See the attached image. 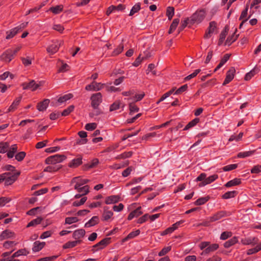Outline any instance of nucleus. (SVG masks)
<instances>
[{
  "mask_svg": "<svg viewBox=\"0 0 261 261\" xmlns=\"http://www.w3.org/2000/svg\"><path fill=\"white\" fill-rule=\"evenodd\" d=\"M166 16L169 20H171L174 14V8L173 7H168L166 10Z\"/></svg>",
  "mask_w": 261,
  "mask_h": 261,
  "instance_id": "40",
  "label": "nucleus"
},
{
  "mask_svg": "<svg viewBox=\"0 0 261 261\" xmlns=\"http://www.w3.org/2000/svg\"><path fill=\"white\" fill-rule=\"evenodd\" d=\"M218 178V176L217 174H213L212 175L208 177H206V179L205 180L203 181L202 182L199 183V187H204L208 184H210L213 181H214L215 180H216Z\"/></svg>",
  "mask_w": 261,
  "mask_h": 261,
  "instance_id": "12",
  "label": "nucleus"
},
{
  "mask_svg": "<svg viewBox=\"0 0 261 261\" xmlns=\"http://www.w3.org/2000/svg\"><path fill=\"white\" fill-rule=\"evenodd\" d=\"M15 233L9 230H6L3 231L0 235V240L12 239L15 237Z\"/></svg>",
  "mask_w": 261,
  "mask_h": 261,
  "instance_id": "18",
  "label": "nucleus"
},
{
  "mask_svg": "<svg viewBox=\"0 0 261 261\" xmlns=\"http://www.w3.org/2000/svg\"><path fill=\"white\" fill-rule=\"evenodd\" d=\"M111 239L110 238H106L102 239L98 243L93 246L94 248L98 247V249H102L110 243Z\"/></svg>",
  "mask_w": 261,
  "mask_h": 261,
  "instance_id": "16",
  "label": "nucleus"
},
{
  "mask_svg": "<svg viewBox=\"0 0 261 261\" xmlns=\"http://www.w3.org/2000/svg\"><path fill=\"white\" fill-rule=\"evenodd\" d=\"M72 97H73L72 94L69 93V94H65V95L59 97V98L58 99V101L60 103H62V102L66 101L67 100L71 99Z\"/></svg>",
  "mask_w": 261,
  "mask_h": 261,
  "instance_id": "45",
  "label": "nucleus"
},
{
  "mask_svg": "<svg viewBox=\"0 0 261 261\" xmlns=\"http://www.w3.org/2000/svg\"><path fill=\"white\" fill-rule=\"evenodd\" d=\"M129 164L128 161H125L119 164H115L113 165V168L115 169H119L122 168L125 166H127Z\"/></svg>",
  "mask_w": 261,
  "mask_h": 261,
  "instance_id": "53",
  "label": "nucleus"
},
{
  "mask_svg": "<svg viewBox=\"0 0 261 261\" xmlns=\"http://www.w3.org/2000/svg\"><path fill=\"white\" fill-rule=\"evenodd\" d=\"M255 152V150L240 152L238 154V157L239 158H245L251 156L254 154Z\"/></svg>",
  "mask_w": 261,
  "mask_h": 261,
  "instance_id": "31",
  "label": "nucleus"
},
{
  "mask_svg": "<svg viewBox=\"0 0 261 261\" xmlns=\"http://www.w3.org/2000/svg\"><path fill=\"white\" fill-rule=\"evenodd\" d=\"M85 234V230L83 229H79L73 232L72 237L75 240V241H80V239L83 238Z\"/></svg>",
  "mask_w": 261,
  "mask_h": 261,
  "instance_id": "19",
  "label": "nucleus"
},
{
  "mask_svg": "<svg viewBox=\"0 0 261 261\" xmlns=\"http://www.w3.org/2000/svg\"><path fill=\"white\" fill-rule=\"evenodd\" d=\"M241 183V180L238 178H234L232 180H231L228 181L225 185V186L226 187H231L232 186H237L239 185Z\"/></svg>",
  "mask_w": 261,
  "mask_h": 261,
  "instance_id": "39",
  "label": "nucleus"
},
{
  "mask_svg": "<svg viewBox=\"0 0 261 261\" xmlns=\"http://www.w3.org/2000/svg\"><path fill=\"white\" fill-rule=\"evenodd\" d=\"M42 220V218L41 217H37L36 219H35L30 222L28 225L27 227H29L31 226H35L37 225L40 224Z\"/></svg>",
  "mask_w": 261,
  "mask_h": 261,
  "instance_id": "44",
  "label": "nucleus"
},
{
  "mask_svg": "<svg viewBox=\"0 0 261 261\" xmlns=\"http://www.w3.org/2000/svg\"><path fill=\"white\" fill-rule=\"evenodd\" d=\"M179 22V18H175L173 19L172 23L171 24L170 26L169 30L168 31L169 34H171L173 33V31L175 30L176 29L178 23Z\"/></svg>",
  "mask_w": 261,
  "mask_h": 261,
  "instance_id": "33",
  "label": "nucleus"
},
{
  "mask_svg": "<svg viewBox=\"0 0 261 261\" xmlns=\"http://www.w3.org/2000/svg\"><path fill=\"white\" fill-rule=\"evenodd\" d=\"M134 170V168L132 166L127 167L122 172V176L124 177H127L128 175H130L132 171Z\"/></svg>",
  "mask_w": 261,
  "mask_h": 261,
  "instance_id": "57",
  "label": "nucleus"
},
{
  "mask_svg": "<svg viewBox=\"0 0 261 261\" xmlns=\"http://www.w3.org/2000/svg\"><path fill=\"white\" fill-rule=\"evenodd\" d=\"M82 163V158L81 156L74 159L69 164V167L76 168Z\"/></svg>",
  "mask_w": 261,
  "mask_h": 261,
  "instance_id": "27",
  "label": "nucleus"
},
{
  "mask_svg": "<svg viewBox=\"0 0 261 261\" xmlns=\"http://www.w3.org/2000/svg\"><path fill=\"white\" fill-rule=\"evenodd\" d=\"M74 108V106L73 105H71L69 106L67 109L63 110V111L61 113V115L62 116H68L71 112H72Z\"/></svg>",
  "mask_w": 261,
  "mask_h": 261,
  "instance_id": "52",
  "label": "nucleus"
},
{
  "mask_svg": "<svg viewBox=\"0 0 261 261\" xmlns=\"http://www.w3.org/2000/svg\"><path fill=\"white\" fill-rule=\"evenodd\" d=\"M99 222V218L97 216L92 217L88 222L85 224V227H90L97 224Z\"/></svg>",
  "mask_w": 261,
  "mask_h": 261,
  "instance_id": "22",
  "label": "nucleus"
},
{
  "mask_svg": "<svg viewBox=\"0 0 261 261\" xmlns=\"http://www.w3.org/2000/svg\"><path fill=\"white\" fill-rule=\"evenodd\" d=\"M205 15L206 11L204 9L197 10L189 18L190 24L200 23L205 18Z\"/></svg>",
  "mask_w": 261,
  "mask_h": 261,
  "instance_id": "1",
  "label": "nucleus"
},
{
  "mask_svg": "<svg viewBox=\"0 0 261 261\" xmlns=\"http://www.w3.org/2000/svg\"><path fill=\"white\" fill-rule=\"evenodd\" d=\"M113 216V212L109 210L108 206L103 207V212L102 215V219L103 221H108Z\"/></svg>",
  "mask_w": 261,
  "mask_h": 261,
  "instance_id": "13",
  "label": "nucleus"
},
{
  "mask_svg": "<svg viewBox=\"0 0 261 261\" xmlns=\"http://www.w3.org/2000/svg\"><path fill=\"white\" fill-rule=\"evenodd\" d=\"M10 149L7 151V155L9 158H12L15 156L16 153V148H9Z\"/></svg>",
  "mask_w": 261,
  "mask_h": 261,
  "instance_id": "59",
  "label": "nucleus"
},
{
  "mask_svg": "<svg viewBox=\"0 0 261 261\" xmlns=\"http://www.w3.org/2000/svg\"><path fill=\"white\" fill-rule=\"evenodd\" d=\"M63 10V6L62 5H57L55 7H50L49 9L50 11L55 14H57L62 12Z\"/></svg>",
  "mask_w": 261,
  "mask_h": 261,
  "instance_id": "35",
  "label": "nucleus"
},
{
  "mask_svg": "<svg viewBox=\"0 0 261 261\" xmlns=\"http://www.w3.org/2000/svg\"><path fill=\"white\" fill-rule=\"evenodd\" d=\"M259 70L257 67H255L250 72L246 73V74L245 76L244 80L245 81L250 80L252 78V77H253L254 75H255L259 72Z\"/></svg>",
  "mask_w": 261,
  "mask_h": 261,
  "instance_id": "28",
  "label": "nucleus"
},
{
  "mask_svg": "<svg viewBox=\"0 0 261 261\" xmlns=\"http://www.w3.org/2000/svg\"><path fill=\"white\" fill-rule=\"evenodd\" d=\"M219 247V246L217 244H213L212 245H210L208 247L202 252L201 255H204L205 254H208L211 252H213L215 250H217Z\"/></svg>",
  "mask_w": 261,
  "mask_h": 261,
  "instance_id": "29",
  "label": "nucleus"
},
{
  "mask_svg": "<svg viewBox=\"0 0 261 261\" xmlns=\"http://www.w3.org/2000/svg\"><path fill=\"white\" fill-rule=\"evenodd\" d=\"M79 221V219L76 217H67L65 220V224H71L76 223Z\"/></svg>",
  "mask_w": 261,
  "mask_h": 261,
  "instance_id": "46",
  "label": "nucleus"
},
{
  "mask_svg": "<svg viewBox=\"0 0 261 261\" xmlns=\"http://www.w3.org/2000/svg\"><path fill=\"white\" fill-rule=\"evenodd\" d=\"M140 231L139 229H137V230H136L135 231H132V232H130L127 236V237L126 238L123 239V241L125 242V241H126L127 240H128L129 239L134 238L135 237H136L137 236H138L140 234Z\"/></svg>",
  "mask_w": 261,
  "mask_h": 261,
  "instance_id": "37",
  "label": "nucleus"
},
{
  "mask_svg": "<svg viewBox=\"0 0 261 261\" xmlns=\"http://www.w3.org/2000/svg\"><path fill=\"white\" fill-rule=\"evenodd\" d=\"M124 46L123 43L120 44L117 47L114 49L113 52V54L114 56H117L120 54L123 50Z\"/></svg>",
  "mask_w": 261,
  "mask_h": 261,
  "instance_id": "58",
  "label": "nucleus"
},
{
  "mask_svg": "<svg viewBox=\"0 0 261 261\" xmlns=\"http://www.w3.org/2000/svg\"><path fill=\"white\" fill-rule=\"evenodd\" d=\"M190 23V19L189 18H187L183 21H181V23L178 29V33H180L187 26L188 23Z\"/></svg>",
  "mask_w": 261,
  "mask_h": 261,
  "instance_id": "51",
  "label": "nucleus"
},
{
  "mask_svg": "<svg viewBox=\"0 0 261 261\" xmlns=\"http://www.w3.org/2000/svg\"><path fill=\"white\" fill-rule=\"evenodd\" d=\"M231 54H226L224 55L223 58L221 59L219 64L217 65L214 70V72H216L229 59Z\"/></svg>",
  "mask_w": 261,
  "mask_h": 261,
  "instance_id": "23",
  "label": "nucleus"
},
{
  "mask_svg": "<svg viewBox=\"0 0 261 261\" xmlns=\"http://www.w3.org/2000/svg\"><path fill=\"white\" fill-rule=\"evenodd\" d=\"M60 44L61 43L59 41H56L47 48V52L51 54L56 53L58 51Z\"/></svg>",
  "mask_w": 261,
  "mask_h": 261,
  "instance_id": "11",
  "label": "nucleus"
},
{
  "mask_svg": "<svg viewBox=\"0 0 261 261\" xmlns=\"http://www.w3.org/2000/svg\"><path fill=\"white\" fill-rule=\"evenodd\" d=\"M80 242L81 241H69L63 245V248L64 249L72 248L75 246L77 244L80 243Z\"/></svg>",
  "mask_w": 261,
  "mask_h": 261,
  "instance_id": "41",
  "label": "nucleus"
},
{
  "mask_svg": "<svg viewBox=\"0 0 261 261\" xmlns=\"http://www.w3.org/2000/svg\"><path fill=\"white\" fill-rule=\"evenodd\" d=\"M141 9V3H138L135 4L130 10L129 16H133L136 13H137Z\"/></svg>",
  "mask_w": 261,
  "mask_h": 261,
  "instance_id": "42",
  "label": "nucleus"
},
{
  "mask_svg": "<svg viewBox=\"0 0 261 261\" xmlns=\"http://www.w3.org/2000/svg\"><path fill=\"white\" fill-rule=\"evenodd\" d=\"M28 253L29 252L25 249H22L15 252L13 254V257H17L21 255H27Z\"/></svg>",
  "mask_w": 261,
  "mask_h": 261,
  "instance_id": "47",
  "label": "nucleus"
},
{
  "mask_svg": "<svg viewBox=\"0 0 261 261\" xmlns=\"http://www.w3.org/2000/svg\"><path fill=\"white\" fill-rule=\"evenodd\" d=\"M7 175L5 180V184L7 186L12 184L17 178L18 176L20 174L19 171H16L12 174L10 173H5Z\"/></svg>",
  "mask_w": 261,
  "mask_h": 261,
  "instance_id": "5",
  "label": "nucleus"
},
{
  "mask_svg": "<svg viewBox=\"0 0 261 261\" xmlns=\"http://www.w3.org/2000/svg\"><path fill=\"white\" fill-rule=\"evenodd\" d=\"M261 250V243L258 244L257 246L253 248L248 250L247 253L248 255H251Z\"/></svg>",
  "mask_w": 261,
  "mask_h": 261,
  "instance_id": "50",
  "label": "nucleus"
},
{
  "mask_svg": "<svg viewBox=\"0 0 261 261\" xmlns=\"http://www.w3.org/2000/svg\"><path fill=\"white\" fill-rule=\"evenodd\" d=\"M208 200V198L207 197L200 198L194 202V204L196 205H201L204 204Z\"/></svg>",
  "mask_w": 261,
  "mask_h": 261,
  "instance_id": "63",
  "label": "nucleus"
},
{
  "mask_svg": "<svg viewBox=\"0 0 261 261\" xmlns=\"http://www.w3.org/2000/svg\"><path fill=\"white\" fill-rule=\"evenodd\" d=\"M248 7H249V5H248V4H247L245 9L241 12V15L239 17L240 20H244L246 18H248V19L251 17V15H252L253 14L254 12L250 11V14L247 17Z\"/></svg>",
  "mask_w": 261,
  "mask_h": 261,
  "instance_id": "24",
  "label": "nucleus"
},
{
  "mask_svg": "<svg viewBox=\"0 0 261 261\" xmlns=\"http://www.w3.org/2000/svg\"><path fill=\"white\" fill-rule=\"evenodd\" d=\"M119 196L117 195H112L106 198L105 203L107 204H111L115 203L119 201Z\"/></svg>",
  "mask_w": 261,
  "mask_h": 261,
  "instance_id": "25",
  "label": "nucleus"
},
{
  "mask_svg": "<svg viewBox=\"0 0 261 261\" xmlns=\"http://www.w3.org/2000/svg\"><path fill=\"white\" fill-rule=\"evenodd\" d=\"M229 31V26L228 25H225L223 30L221 32L220 35V38L218 41V45L220 46L223 43L226 35Z\"/></svg>",
  "mask_w": 261,
  "mask_h": 261,
  "instance_id": "17",
  "label": "nucleus"
},
{
  "mask_svg": "<svg viewBox=\"0 0 261 261\" xmlns=\"http://www.w3.org/2000/svg\"><path fill=\"white\" fill-rule=\"evenodd\" d=\"M236 73V69L234 67H231L227 71L226 77L222 84L223 86H225L229 83L234 78Z\"/></svg>",
  "mask_w": 261,
  "mask_h": 261,
  "instance_id": "7",
  "label": "nucleus"
},
{
  "mask_svg": "<svg viewBox=\"0 0 261 261\" xmlns=\"http://www.w3.org/2000/svg\"><path fill=\"white\" fill-rule=\"evenodd\" d=\"M18 31L16 30L15 28L11 29V30L7 31L6 32L7 36L6 37V39H10L14 37L17 33Z\"/></svg>",
  "mask_w": 261,
  "mask_h": 261,
  "instance_id": "38",
  "label": "nucleus"
},
{
  "mask_svg": "<svg viewBox=\"0 0 261 261\" xmlns=\"http://www.w3.org/2000/svg\"><path fill=\"white\" fill-rule=\"evenodd\" d=\"M105 84L100 83L92 82L90 84L86 86L85 89L87 91H99L103 88Z\"/></svg>",
  "mask_w": 261,
  "mask_h": 261,
  "instance_id": "8",
  "label": "nucleus"
},
{
  "mask_svg": "<svg viewBox=\"0 0 261 261\" xmlns=\"http://www.w3.org/2000/svg\"><path fill=\"white\" fill-rule=\"evenodd\" d=\"M40 86V84H36L33 80H31L29 83L25 82L21 84V86L23 90L31 89L33 91L37 90Z\"/></svg>",
  "mask_w": 261,
  "mask_h": 261,
  "instance_id": "6",
  "label": "nucleus"
},
{
  "mask_svg": "<svg viewBox=\"0 0 261 261\" xmlns=\"http://www.w3.org/2000/svg\"><path fill=\"white\" fill-rule=\"evenodd\" d=\"M188 86L187 84H185L180 87H179L178 89H177L174 94H180L183 92L186 91L188 89Z\"/></svg>",
  "mask_w": 261,
  "mask_h": 261,
  "instance_id": "61",
  "label": "nucleus"
},
{
  "mask_svg": "<svg viewBox=\"0 0 261 261\" xmlns=\"http://www.w3.org/2000/svg\"><path fill=\"white\" fill-rule=\"evenodd\" d=\"M98 163V160L97 159H95L92 161L90 163L87 164L85 165V169H88L92 168L95 167Z\"/></svg>",
  "mask_w": 261,
  "mask_h": 261,
  "instance_id": "54",
  "label": "nucleus"
},
{
  "mask_svg": "<svg viewBox=\"0 0 261 261\" xmlns=\"http://www.w3.org/2000/svg\"><path fill=\"white\" fill-rule=\"evenodd\" d=\"M257 241L255 238H249L243 241L244 245H254L256 243Z\"/></svg>",
  "mask_w": 261,
  "mask_h": 261,
  "instance_id": "62",
  "label": "nucleus"
},
{
  "mask_svg": "<svg viewBox=\"0 0 261 261\" xmlns=\"http://www.w3.org/2000/svg\"><path fill=\"white\" fill-rule=\"evenodd\" d=\"M141 207H139L137 208H136L135 210L133 211L132 212H131L127 218V219L128 220H130L133 219L135 217H138L141 214H142L143 212L141 210Z\"/></svg>",
  "mask_w": 261,
  "mask_h": 261,
  "instance_id": "26",
  "label": "nucleus"
},
{
  "mask_svg": "<svg viewBox=\"0 0 261 261\" xmlns=\"http://www.w3.org/2000/svg\"><path fill=\"white\" fill-rule=\"evenodd\" d=\"M66 159L64 155L55 154L50 156L46 159L45 162L47 164L58 165Z\"/></svg>",
  "mask_w": 261,
  "mask_h": 261,
  "instance_id": "2",
  "label": "nucleus"
},
{
  "mask_svg": "<svg viewBox=\"0 0 261 261\" xmlns=\"http://www.w3.org/2000/svg\"><path fill=\"white\" fill-rule=\"evenodd\" d=\"M89 180L86 178H83L80 176L74 177L71 181V183L74 185L75 190L84 186V185L89 182Z\"/></svg>",
  "mask_w": 261,
  "mask_h": 261,
  "instance_id": "4",
  "label": "nucleus"
},
{
  "mask_svg": "<svg viewBox=\"0 0 261 261\" xmlns=\"http://www.w3.org/2000/svg\"><path fill=\"white\" fill-rule=\"evenodd\" d=\"M21 99L22 96H20L17 97L13 102L12 105L10 106L7 113H9L10 112L14 111V110H15L17 109L18 106L19 105L21 100Z\"/></svg>",
  "mask_w": 261,
  "mask_h": 261,
  "instance_id": "20",
  "label": "nucleus"
},
{
  "mask_svg": "<svg viewBox=\"0 0 261 261\" xmlns=\"http://www.w3.org/2000/svg\"><path fill=\"white\" fill-rule=\"evenodd\" d=\"M200 119L199 118H195L190 122H189L188 124L184 128V130H187L190 129V128L195 126L198 123H199Z\"/></svg>",
  "mask_w": 261,
  "mask_h": 261,
  "instance_id": "34",
  "label": "nucleus"
},
{
  "mask_svg": "<svg viewBox=\"0 0 261 261\" xmlns=\"http://www.w3.org/2000/svg\"><path fill=\"white\" fill-rule=\"evenodd\" d=\"M201 71L200 69H196L194 71V72H193L192 74L187 76L184 79V81H187L188 80H191L192 78H194V77L196 76Z\"/></svg>",
  "mask_w": 261,
  "mask_h": 261,
  "instance_id": "55",
  "label": "nucleus"
},
{
  "mask_svg": "<svg viewBox=\"0 0 261 261\" xmlns=\"http://www.w3.org/2000/svg\"><path fill=\"white\" fill-rule=\"evenodd\" d=\"M125 6L123 4H119L117 6L112 5L108 8L106 14L109 16L114 10L122 11L125 9Z\"/></svg>",
  "mask_w": 261,
  "mask_h": 261,
  "instance_id": "15",
  "label": "nucleus"
},
{
  "mask_svg": "<svg viewBox=\"0 0 261 261\" xmlns=\"http://www.w3.org/2000/svg\"><path fill=\"white\" fill-rule=\"evenodd\" d=\"M129 114L132 115L133 113L137 112L139 111V108L133 103H130L129 105Z\"/></svg>",
  "mask_w": 261,
  "mask_h": 261,
  "instance_id": "56",
  "label": "nucleus"
},
{
  "mask_svg": "<svg viewBox=\"0 0 261 261\" xmlns=\"http://www.w3.org/2000/svg\"><path fill=\"white\" fill-rule=\"evenodd\" d=\"M120 101L119 100H116L113 102L110 107V111L112 112L117 110L120 108Z\"/></svg>",
  "mask_w": 261,
  "mask_h": 261,
  "instance_id": "49",
  "label": "nucleus"
},
{
  "mask_svg": "<svg viewBox=\"0 0 261 261\" xmlns=\"http://www.w3.org/2000/svg\"><path fill=\"white\" fill-rule=\"evenodd\" d=\"M44 242L36 241L33 244L32 250L34 252H37L41 250L45 246Z\"/></svg>",
  "mask_w": 261,
  "mask_h": 261,
  "instance_id": "21",
  "label": "nucleus"
},
{
  "mask_svg": "<svg viewBox=\"0 0 261 261\" xmlns=\"http://www.w3.org/2000/svg\"><path fill=\"white\" fill-rule=\"evenodd\" d=\"M236 32H237V29H236L235 32L233 33L232 35L227 37L225 41V44L230 45L238 39L239 35H235Z\"/></svg>",
  "mask_w": 261,
  "mask_h": 261,
  "instance_id": "32",
  "label": "nucleus"
},
{
  "mask_svg": "<svg viewBox=\"0 0 261 261\" xmlns=\"http://www.w3.org/2000/svg\"><path fill=\"white\" fill-rule=\"evenodd\" d=\"M50 100L48 99H44L43 101L37 103V109L39 111H44L47 109Z\"/></svg>",
  "mask_w": 261,
  "mask_h": 261,
  "instance_id": "14",
  "label": "nucleus"
},
{
  "mask_svg": "<svg viewBox=\"0 0 261 261\" xmlns=\"http://www.w3.org/2000/svg\"><path fill=\"white\" fill-rule=\"evenodd\" d=\"M87 199V197H83L80 201H76L73 202L72 205L74 206H79L85 203Z\"/></svg>",
  "mask_w": 261,
  "mask_h": 261,
  "instance_id": "60",
  "label": "nucleus"
},
{
  "mask_svg": "<svg viewBox=\"0 0 261 261\" xmlns=\"http://www.w3.org/2000/svg\"><path fill=\"white\" fill-rule=\"evenodd\" d=\"M49 165L46 167L44 171L49 172H54L58 171L60 168V165L49 164Z\"/></svg>",
  "mask_w": 261,
  "mask_h": 261,
  "instance_id": "30",
  "label": "nucleus"
},
{
  "mask_svg": "<svg viewBox=\"0 0 261 261\" xmlns=\"http://www.w3.org/2000/svg\"><path fill=\"white\" fill-rule=\"evenodd\" d=\"M238 242V238L236 237L232 238L230 240L225 242L224 244L225 248H229L233 245L235 244Z\"/></svg>",
  "mask_w": 261,
  "mask_h": 261,
  "instance_id": "36",
  "label": "nucleus"
},
{
  "mask_svg": "<svg viewBox=\"0 0 261 261\" xmlns=\"http://www.w3.org/2000/svg\"><path fill=\"white\" fill-rule=\"evenodd\" d=\"M236 194L237 192L236 191H228L223 195L222 198L223 199H227L234 197Z\"/></svg>",
  "mask_w": 261,
  "mask_h": 261,
  "instance_id": "48",
  "label": "nucleus"
},
{
  "mask_svg": "<svg viewBox=\"0 0 261 261\" xmlns=\"http://www.w3.org/2000/svg\"><path fill=\"white\" fill-rule=\"evenodd\" d=\"M77 191L82 194L83 195H85L89 192V187L88 185H85L76 189Z\"/></svg>",
  "mask_w": 261,
  "mask_h": 261,
  "instance_id": "43",
  "label": "nucleus"
},
{
  "mask_svg": "<svg viewBox=\"0 0 261 261\" xmlns=\"http://www.w3.org/2000/svg\"><path fill=\"white\" fill-rule=\"evenodd\" d=\"M90 99L91 100V106L94 109H97L99 105L102 102V94L100 92L93 94Z\"/></svg>",
  "mask_w": 261,
  "mask_h": 261,
  "instance_id": "3",
  "label": "nucleus"
},
{
  "mask_svg": "<svg viewBox=\"0 0 261 261\" xmlns=\"http://www.w3.org/2000/svg\"><path fill=\"white\" fill-rule=\"evenodd\" d=\"M261 172V165H257L253 167L251 170V173H259Z\"/></svg>",
  "mask_w": 261,
  "mask_h": 261,
  "instance_id": "64",
  "label": "nucleus"
},
{
  "mask_svg": "<svg viewBox=\"0 0 261 261\" xmlns=\"http://www.w3.org/2000/svg\"><path fill=\"white\" fill-rule=\"evenodd\" d=\"M217 29V22L213 21L210 22L209 26L205 31L204 35V38H209L212 34L214 33L215 30Z\"/></svg>",
  "mask_w": 261,
  "mask_h": 261,
  "instance_id": "9",
  "label": "nucleus"
},
{
  "mask_svg": "<svg viewBox=\"0 0 261 261\" xmlns=\"http://www.w3.org/2000/svg\"><path fill=\"white\" fill-rule=\"evenodd\" d=\"M14 56L12 53V49H9L1 55V59L2 60L9 63L14 58Z\"/></svg>",
  "mask_w": 261,
  "mask_h": 261,
  "instance_id": "10",
  "label": "nucleus"
}]
</instances>
